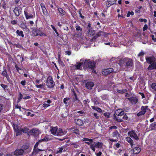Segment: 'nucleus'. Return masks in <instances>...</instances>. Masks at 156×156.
<instances>
[{"mask_svg": "<svg viewBox=\"0 0 156 156\" xmlns=\"http://www.w3.org/2000/svg\"><path fill=\"white\" fill-rule=\"evenodd\" d=\"M146 61L147 62L151 64L148 68L149 70H151L156 69V58L153 56H151L146 57Z\"/></svg>", "mask_w": 156, "mask_h": 156, "instance_id": "1", "label": "nucleus"}, {"mask_svg": "<svg viewBox=\"0 0 156 156\" xmlns=\"http://www.w3.org/2000/svg\"><path fill=\"white\" fill-rule=\"evenodd\" d=\"M50 132L51 133L55 136H61L64 135L66 133L62 131V129H59L56 127L51 126Z\"/></svg>", "mask_w": 156, "mask_h": 156, "instance_id": "2", "label": "nucleus"}, {"mask_svg": "<svg viewBox=\"0 0 156 156\" xmlns=\"http://www.w3.org/2000/svg\"><path fill=\"white\" fill-rule=\"evenodd\" d=\"M124 114V112L121 109H118L116 110L115 112V114L114 115V119L116 121L118 122H123L122 119H119V118L116 117L115 115L118 116H121Z\"/></svg>", "mask_w": 156, "mask_h": 156, "instance_id": "3", "label": "nucleus"}, {"mask_svg": "<svg viewBox=\"0 0 156 156\" xmlns=\"http://www.w3.org/2000/svg\"><path fill=\"white\" fill-rule=\"evenodd\" d=\"M103 144L101 142H99L97 143L94 142L93 144L90 145V148L94 151H95V147L101 149L103 148Z\"/></svg>", "mask_w": 156, "mask_h": 156, "instance_id": "4", "label": "nucleus"}, {"mask_svg": "<svg viewBox=\"0 0 156 156\" xmlns=\"http://www.w3.org/2000/svg\"><path fill=\"white\" fill-rule=\"evenodd\" d=\"M83 65L85 67L88 66L89 68L92 69L94 67L95 64L93 61H90L89 59L86 60L83 64Z\"/></svg>", "mask_w": 156, "mask_h": 156, "instance_id": "5", "label": "nucleus"}, {"mask_svg": "<svg viewBox=\"0 0 156 156\" xmlns=\"http://www.w3.org/2000/svg\"><path fill=\"white\" fill-rule=\"evenodd\" d=\"M46 85L49 88H52L54 87L55 83L53 80L51 76H49L47 78L46 82Z\"/></svg>", "mask_w": 156, "mask_h": 156, "instance_id": "6", "label": "nucleus"}, {"mask_svg": "<svg viewBox=\"0 0 156 156\" xmlns=\"http://www.w3.org/2000/svg\"><path fill=\"white\" fill-rule=\"evenodd\" d=\"M133 60L132 59L126 58H125V66L126 67H132L133 66Z\"/></svg>", "mask_w": 156, "mask_h": 156, "instance_id": "7", "label": "nucleus"}, {"mask_svg": "<svg viewBox=\"0 0 156 156\" xmlns=\"http://www.w3.org/2000/svg\"><path fill=\"white\" fill-rule=\"evenodd\" d=\"M40 133L39 130L36 128H33L29 131L28 132L29 135H33L34 136H37Z\"/></svg>", "mask_w": 156, "mask_h": 156, "instance_id": "8", "label": "nucleus"}, {"mask_svg": "<svg viewBox=\"0 0 156 156\" xmlns=\"http://www.w3.org/2000/svg\"><path fill=\"white\" fill-rule=\"evenodd\" d=\"M148 108L147 106H142L141 108V111L137 114V115L139 117L144 115L146 112L147 109Z\"/></svg>", "mask_w": 156, "mask_h": 156, "instance_id": "9", "label": "nucleus"}, {"mask_svg": "<svg viewBox=\"0 0 156 156\" xmlns=\"http://www.w3.org/2000/svg\"><path fill=\"white\" fill-rule=\"evenodd\" d=\"M24 153V150L22 149H17L14 152V154L16 156H21L23 155Z\"/></svg>", "mask_w": 156, "mask_h": 156, "instance_id": "10", "label": "nucleus"}, {"mask_svg": "<svg viewBox=\"0 0 156 156\" xmlns=\"http://www.w3.org/2000/svg\"><path fill=\"white\" fill-rule=\"evenodd\" d=\"M113 71L114 69L112 68L104 69L102 70V73L103 75L106 76L112 72Z\"/></svg>", "mask_w": 156, "mask_h": 156, "instance_id": "11", "label": "nucleus"}, {"mask_svg": "<svg viewBox=\"0 0 156 156\" xmlns=\"http://www.w3.org/2000/svg\"><path fill=\"white\" fill-rule=\"evenodd\" d=\"M128 135L130 137L134 138L136 140H138L139 139L136 133L133 130L128 132Z\"/></svg>", "mask_w": 156, "mask_h": 156, "instance_id": "12", "label": "nucleus"}, {"mask_svg": "<svg viewBox=\"0 0 156 156\" xmlns=\"http://www.w3.org/2000/svg\"><path fill=\"white\" fill-rule=\"evenodd\" d=\"M94 83L92 82H88L86 83L85 87L88 89H91L94 86Z\"/></svg>", "mask_w": 156, "mask_h": 156, "instance_id": "13", "label": "nucleus"}, {"mask_svg": "<svg viewBox=\"0 0 156 156\" xmlns=\"http://www.w3.org/2000/svg\"><path fill=\"white\" fill-rule=\"evenodd\" d=\"M128 99L133 104H135L138 102V99L135 97H131L130 98H128Z\"/></svg>", "mask_w": 156, "mask_h": 156, "instance_id": "14", "label": "nucleus"}, {"mask_svg": "<svg viewBox=\"0 0 156 156\" xmlns=\"http://www.w3.org/2000/svg\"><path fill=\"white\" fill-rule=\"evenodd\" d=\"M108 35V33L104 32L102 31H100L98 32L95 35V37H97L101 36H107Z\"/></svg>", "mask_w": 156, "mask_h": 156, "instance_id": "15", "label": "nucleus"}, {"mask_svg": "<svg viewBox=\"0 0 156 156\" xmlns=\"http://www.w3.org/2000/svg\"><path fill=\"white\" fill-rule=\"evenodd\" d=\"M116 0H107V2L106 3L107 7H108L111 5L116 3Z\"/></svg>", "mask_w": 156, "mask_h": 156, "instance_id": "16", "label": "nucleus"}, {"mask_svg": "<svg viewBox=\"0 0 156 156\" xmlns=\"http://www.w3.org/2000/svg\"><path fill=\"white\" fill-rule=\"evenodd\" d=\"M13 12L16 16H18L20 14L21 9H20L18 7H16L14 9Z\"/></svg>", "mask_w": 156, "mask_h": 156, "instance_id": "17", "label": "nucleus"}, {"mask_svg": "<svg viewBox=\"0 0 156 156\" xmlns=\"http://www.w3.org/2000/svg\"><path fill=\"white\" fill-rule=\"evenodd\" d=\"M42 12L44 15H47L48 14L47 11L43 3H41L40 4Z\"/></svg>", "mask_w": 156, "mask_h": 156, "instance_id": "18", "label": "nucleus"}, {"mask_svg": "<svg viewBox=\"0 0 156 156\" xmlns=\"http://www.w3.org/2000/svg\"><path fill=\"white\" fill-rule=\"evenodd\" d=\"M24 12L27 19L32 18L33 17V16L31 14L25 11H24Z\"/></svg>", "mask_w": 156, "mask_h": 156, "instance_id": "19", "label": "nucleus"}, {"mask_svg": "<svg viewBox=\"0 0 156 156\" xmlns=\"http://www.w3.org/2000/svg\"><path fill=\"white\" fill-rule=\"evenodd\" d=\"M125 58H122L118 63V64L121 67H122L124 65H125Z\"/></svg>", "mask_w": 156, "mask_h": 156, "instance_id": "20", "label": "nucleus"}, {"mask_svg": "<svg viewBox=\"0 0 156 156\" xmlns=\"http://www.w3.org/2000/svg\"><path fill=\"white\" fill-rule=\"evenodd\" d=\"M75 122L76 124L79 126H82L83 124V121L80 119H76Z\"/></svg>", "mask_w": 156, "mask_h": 156, "instance_id": "21", "label": "nucleus"}, {"mask_svg": "<svg viewBox=\"0 0 156 156\" xmlns=\"http://www.w3.org/2000/svg\"><path fill=\"white\" fill-rule=\"evenodd\" d=\"M141 151V149L138 147H136L133 148V153L134 154H139Z\"/></svg>", "mask_w": 156, "mask_h": 156, "instance_id": "22", "label": "nucleus"}, {"mask_svg": "<svg viewBox=\"0 0 156 156\" xmlns=\"http://www.w3.org/2000/svg\"><path fill=\"white\" fill-rule=\"evenodd\" d=\"M2 75L3 76L6 77V78H7L8 80H9L10 79L8 75L6 69H5L3 72H2Z\"/></svg>", "mask_w": 156, "mask_h": 156, "instance_id": "23", "label": "nucleus"}, {"mask_svg": "<svg viewBox=\"0 0 156 156\" xmlns=\"http://www.w3.org/2000/svg\"><path fill=\"white\" fill-rule=\"evenodd\" d=\"M58 11L61 16H63L66 14L65 12L62 8L59 7H58Z\"/></svg>", "mask_w": 156, "mask_h": 156, "instance_id": "24", "label": "nucleus"}, {"mask_svg": "<svg viewBox=\"0 0 156 156\" xmlns=\"http://www.w3.org/2000/svg\"><path fill=\"white\" fill-rule=\"evenodd\" d=\"M120 134H119L117 130H115V131L112 133V137L115 138L117 139H118V136H119Z\"/></svg>", "mask_w": 156, "mask_h": 156, "instance_id": "25", "label": "nucleus"}, {"mask_svg": "<svg viewBox=\"0 0 156 156\" xmlns=\"http://www.w3.org/2000/svg\"><path fill=\"white\" fill-rule=\"evenodd\" d=\"M83 140L86 141L85 143L89 145H90L93 142V140L91 139L84 138L83 139Z\"/></svg>", "mask_w": 156, "mask_h": 156, "instance_id": "26", "label": "nucleus"}, {"mask_svg": "<svg viewBox=\"0 0 156 156\" xmlns=\"http://www.w3.org/2000/svg\"><path fill=\"white\" fill-rule=\"evenodd\" d=\"M51 136H45L44 139L39 140V142H41L42 141H47L50 140H51Z\"/></svg>", "mask_w": 156, "mask_h": 156, "instance_id": "27", "label": "nucleus"}, {"mask_svg": "<svg viewBox=\"0 0 156 156\" xmlns=\"http://www.w3.org/2000/svg\"><path fill=\"white\" fill-rule=\"evenodd\" d=\"M126 140L130 143L131 146L132 147L133 146V141L129 137H127L126 138Z\"/></svg>", "mask_w": 156, "mask_h": 156, "instance_id": "28", "label": "nucleus"}, {"mask_svg": "<svg viewBox=\"0 0 156 156\" xmlns=\"http://www.w3.org/2000/svg\"><path fill=\"white\" fill-rule=\"evenodd\" d=\"M16 33L17 34L18 36H21L22 37H24L23 33L22 31H19L18 30H17L16 31Z\"/></svg>", "mask_w": 156, "mask_h": 156, "instance_id": "29", "label": "nucleus"}, {"mask_svg": "<svg viewBox=\"0 0 156 156\" xmlns=\"http://www.w3.org/2000/svg\"><path fill=\"white\" fill-rule=\"evenodd\" d=\"M95 34V32L94 30L90 29L87 32V34L88 36H92Z\"/></svg>", "mask_w": 156, "mask_h": 156, "instance_id": "30", "label": "nucleus"}, {"mask_svg": "<svg viewBox=\"0 0 156 156\" xmlns=\"http://www.w3.org/2000/svg\"><path fill=\"white\" fill-rule=\"evenodd\" d=\"M82 65V63L81 62L77 63V64L74 65V66L76 69H80Z\"/></svg>", "mask_w": 156, "mask_h": 156, "instance_id": "31", "label": "nucleus"}, {"mask_svg": "<svg viewBox=\"0 0 156 156\" xmlns=\"http://www.w3.org/2000/svg\"><path fill=\"white\" fill-rule=\"evenodd\" d=\"M73 95L74 97H73V102H75L76 101H77L78 102H79V101L76 95V93L74 92Z\"/></svg>", "mask_w": 156, "mask_h": 156, "instance_id": "32", "label": "nucleus"}, {"mask_svg": "<svg viewBox=\"0 0 156 156\" xmlns=\"http://www.w3.org/2000/svg\"><path fill=\"white\" fill-rule=\"evenodd\" d=\"M13 128L15 131L20 130L21 129L16 124H13Z\"/></svg>", "mask_w": 156, "mask_h": 156, "instance_id": "33", "label": "nucleus"}, {"mask_svg": "<svg viewBox=\"0 0 156 156\" xmlns=\"http://www.w3.org/2000/svg\"><path fill=\"white\" fill-rule=\"evenodd\" d=\"M21 129V132H23L24 133H28V132H29V131H28L29 129H28L27 127H25Z\"/></svg>", "mask_w": 156, "mask_h": 156, "instance_id": "34", "label": "nucleus"}, {"mask_svg": "<svg viewBox=\"0 0 156 156\" xmlns=\"http://www.w3.org/2000/svg\"><path fill=\"white\" fill-rule=\"evenodd\" d=\"M45 83L40 84V85H36V87L37 88H44L45 87Z\"/></svg>", "mask_w": 156, "mask_h": 156, "instance_id": "35", "label": "nucleus"}, {"mask_svg": "<svg viewBox=\"0 0 156 156\" xmlns=\"http://www.w3.org/2000/svg\"><path fill=\"white\" fill-rule=\"evenodd\" d=\"M92 108L93 109L99 112H101V109L97 107L92 106Z\"/></svg>", "mask_w": 156, "mask_h": 156, "instance_id": "36", "label": "nucleus"}, {"mask_svg": "<svg viewBox=\"0 0 156 156\" xmlns=\"http://www.w3.org/2000/svg\"><path fill=\"white\" fill-rule=\"evenodd\" d=\"M127 90L126 89H122L121 90H119L117 89V91L120 93H123L127 92Z\"/></svg>", "mask_w": 156, "mask_h": 156, "instance_id": "37", "label": "nucleus"}, {"mask_svg": "<svg viewBox=\"0 0 156 156\" xmlns=\"http://www.w3.org/2000/svg\"><path fill=\"white\" fill-rule=\"evenodd\" d=\"M23 98V95L20 92V93L19 94V98L17 100V102H19Z\"/></svg>", "mask_w": 156, "mask_h": 156, "instance_id": "38", "label": "nucleus"}, {"mask_svg": "<svg viewBox=\"0 0 156 156\" xmlns=\"http://www.w3.org/2000/svg\"><path fill=\"white\" fill-rule=\"evenodd\" d=\"M36 31L37 32V34L36 35V36L40 35L41 36H42L44 34L43 33L40 31L39 30H36Z\"/></svg>", "mask_w": 156, "mask_h": 156, "instance_id": "39", "label": "nucleus"}, {"mask_svg": "<svg viewBox=\"0 0 156 156\" xmlns=\"http://www.w3.org/2000/svg\"><path fill=\"white\" fill-rule=\"evenodd\" d=\"M76 30L77 31H81L82 30V28L80 27L79 26L77 25L75 27Z\"/></svg>", "mask_w": 156, "mask_h": 156, "instance_id": "40", "label": "nucleus"}, {"mask_svg": "<svg viewBox=\"0 0 156 156\" xmlns=\"http://www.w3.org/2000/svg\"><path fill=\"white\" fill-rule=\"evenodd\" d=\"M151 88L153 89L154 91H156V83H153L151 85Z\"/></svg>", "mask_w": 156, "mask_h": 156, "instance_id": "41", "label": "nucleus"}, {"mask_svg": "<svg viewBox=\"0 0 156 156\" xmlns=\"http://www.w3.org/2000/svg\"><path fill=\"white\" fill-rule=\"evenodd\" d=\"M63 149H64V150H65V148L63 147H59L58 148V151L57 152V153H61L62 152Z\"/></svg>", "mask_w": 156, "mask_h": 156, "instance_id": "42", "label": "nucleus"}, {"mask_svg": "<svg viewBox=\"0 0 156 156\" xmlns=\"http://www.w3.org/2000/svg\"><path fill=\"white\" fill-rule=\"evenodd\" d=\"M51 28H52V29L55 32V33L57 34V36H59V34H58V32H57L56 29L55 28V27L53 26L52 25H51Z\"/></svg>", "mask_w": 156, "mask_h": 156, "instance_id": "43", "label": "nucleus"}, {"mask_svg": "<svg viewBox=\"0 0 156 156\" xmlns=\"http://www.w3.org/2000/svg\"><path fill=\"white\" fill-rule=\"evenodd\" d=\"M23 150H26L29 148V145L27 144H25L22 147Z\"/></svg>", "mask_w": 156, "mask_h": 156, "instance_id": "44", "label": "nucleus"}, {"mask_svg": "<svg viewBox=\"0 0 156 156\" xmlns=\"http://www.w3.org/2000/svg\"><path fill=\"white\" fill-rule=\"evenodd\" d=\"M16 131V136L20 135L21 134V129L20 130H17V131Z\"/></svg>", "mask_w": 156, "mask_h": 156, "instance_id": "45", "label": "nucleus"}, {"mask_svg": "<svg viewBox=\"0 0 156 156\" xmlns=\"http://www.w3.org/2000/svg\"><path fill=\"white\" fill-rule=\"evenodd\" d=\"M20 26H21V27L22 28H23L24 29H26L27 28V27L24 23L21 24L20 25Z\"/></svg>", "mask_w": 156, "mask_h": 156, "instance_id": "46", "label": "nucleus"}, {"mask_svg": "<svg viewBox=\"0 0 156 156\" xmlns=\"http://www.w3.org/2000/svg\"><path fill=\"white\" fill-rule=\"evenodd\" d=\"M148 28V26L147 24H145L144 26V27L143 28V30L145 31L147 30Z\"/></svg>", "mask_w": 156, "mask_h": 156, "instance_id": "47", "label": "nucleus"}, {"mask_svg": "<svg viewBox=\"0 0 156 156\" xmlns=\"http://www.w3.org/2000/svg\"><path fill=\"white\" fill-rule=\"evenodd\" d=\"M84 112L83 111H78V112H76V114H77L78 115V113H80V114H84Z\"/></svg>", "mask_w": 156, "mask_h": 156, "instance_id": "48", "label": "nucleus"}, {"mask_svg": "<svg viewBox=\"0 0 156 156\" xmlns=\"http://www.w3.org/2000/svg\"><path fill=\"white\" fill-rule=\"evenodd\" d=\"M117 128V127L116 126H111L109 128V130H112V129H116Z\"/></svg>", "mask_w": 156, "mask_h": 156, "instance_id": "49", "label": "nucleus"}, {"mask_svg": "<svg viewBox=\"0 0 156 156\" xmlns=\"http://www.w3.org/2000/svg\"><path fill=\"white\" fill-rule=\"evenodd\" d=\"M15 68L18 71V72L20 73V70H21V69L19 68L18 66L17 65H16L15 66Z\"/></svg>", "mask_w": 156, "mask_h": 156, "instance_id": "50", "label": "nucleus"}, {"mask_svg": "<svg viewBox=\"0 0 156 156\" xmlns=\"http://www.w3.org/2000/svg\"><path fill=\"white\" fill-rule=\"evenodd\" d=\"M144 55V53L143 51H141L138 55V56H143Z\"/></svg>", "mask_w": 156, "mask_h": 156, "instance_id": "51", "label": "nucleus"}, {"mask_svg": "<svg viewBox=\"0 0 156 156\" xmlns=\"http://www.w3.org/2000/svg\"><path fill=\"white\" fill-rule=\"evenodd\" d=\"M26 81L25 80H22L21 82V84L23 86L25 85Z\"/></svg>", "mask_w": 156, "mask_h": 156, "instance_id": "52", "label": "nucleus"}, {"mask_svg": "<svg viewBox=\"0 0 156 156\" xmlns=\"http://www.w3.org/2000/svg\"><path fill=\"white\" fill-rule=\"evenodd\" d=\"M71 144L74 145V147L75 148H77L79 146V145L77 144L76 143H73Z\"/></svg>", "mask_w": 156, "mask_h": 156, "instance_id": "53", "label": "nucleus"}, {"mask_svg": "<svg viewBox=\"0 0 156 156\" xmlns=\"http://www.w3.org/2000/svg\"><path fill=\"white\" fill-rule=\"evenodd\" d=\"M50 105L46 103H44L43 105V106L44 108H46L49 106Z\"/></svg>", "mask_w": 156, "mask_h": 156, "instance_id": "54", "label": "nucleus"}, {"mask_svg": "<svg viewBox=\"0 0 156 156\" xmlns=\"http://www.w3.org/2000/svg\"><path fill=\"white\" fill-rule=\"evenodd\" d=\"M105 116L107 118H109V114L108 113H104Z\"/></svg>", "mask_w": 156, "mask_h": 156, "instance_id": "55", "label": "nucleus"}, {"mask_svg": "<svg viewBox=\"0 0 156 156\" xmlns=\"http://www.w3.org/2000/svg\"><path fill=\"white\" fill-rule=\"evenodd\" d=\"M1 86L3 88H4V89L7 88V86L3 84H1Z\"/></svg>", "mask_w": 156, "mask_h": 156, "instance_id": "56", "label": "nucleus"}, {"mask_svg": "<svg viewBox=\"0 0 156 156\" xmlns=\"http://www.w3.org/2000/svg\"><path fill=\"white\" fill-rule=\"evenodd\" d=\"M40 142H39V141L38 142H37L36 143V144H35V145L34 146V148H36L37 147V146L39 144V143Z\"/></svg>", "mask_w": 156, "mask_h": 156, "instance_id": "57", "label": "nucleus"}, {"mask_svg": "<svg viewBox=\"0 0 156 156\" xmlns=\"http://www.w3.org/2000/svg\"><path fill=\"white\" fill-rule=\"evenodd\" d=\"M73 133H75L76 134H78L79 132V130L78 129H74L73 130Z\"/></svg>", "mask_w": 156, "mask_h": 156, "instance_id": "58", "label": "nucleus"}, {"mask_svg": "<svg viewBox=\"0 0 156 156\" xmlns=\"http://www.w3.org/2000/svg\"><path fill=\"white\" fill-rule=\"evenodd\" d=\"M128 118V117L126 115H125L123 117V119L125 120H127Z\"/></svg>", "mask_w": 156, "mask_h": 156, "instance_id": "59", "label": "nucleus"}, {"mask_svg": "<svg viewBox=\"0 0 156 156\" xmlns=\"http://www.w3.org/2000/svg\"><path fill=\"white\" fill-rule=\"evenodd\" d=\"M65 53L66 54L68 55H71V52L70 51H65Z\"/></svg>", "mask_w": 156, "mask_h": 156, "instance_id": "60", "label": "nucleus"}, {"mask_svg": "<svg viewBox=\"0 0 156 156\" xmlns=\"http://www.w3.org/2000/svg\"><path fill=\"white\" fill-rule=\"evenodd\" d=\"M11 23L12 24L14 25L17 23V21L15 20H13L11 21Z\"/></svg>", "mask_w": 156, "mask_h": 156, "instance_id": "61", "label": "nucleus"}, {"mask_svg": "<svg viewBox=\"0 0 156 156\" xmlns=\"http://www.w3.org/2000/svg\"><path fill=\"white\" fill-rule=\"evenodd\" d=\"M94 115V116L96 117V119H98L99 118V117L98 116H97V114L95 113H94L93 114Z\"/></svg>", "mask_w": 156, "mask_h": 156, "instance_id": "62", "label": "nucleus"}, {"mask_svg": "<svg viewBox=\"0 0 156 156\" xmlns=\"http://www.w3.org/2000/svg\"><path fill=\"white\" fill-rule=\"evenodd\" d=\"M30 96H27L23 98V99H30Z\"/></svg>", "mask_w": 156, "mask_h": 156, "instance_id": "63", "label": "nucleus"}, {"mask_svg": "<svg viewBox=\"0 0 156 156\" xmlns=\"http://www.w3.org/2000/svg\"><path fill=\"white\" fill-rule=\"evenodd\" d=\"M68 100L66 98H65L64 99V100H63V101H64V103L66 104H67V101Z\"/></svg>", "mask_w": 156, "mask_h": 156, "instance_id": "64", "label": "nucleus"}]
</instances>
